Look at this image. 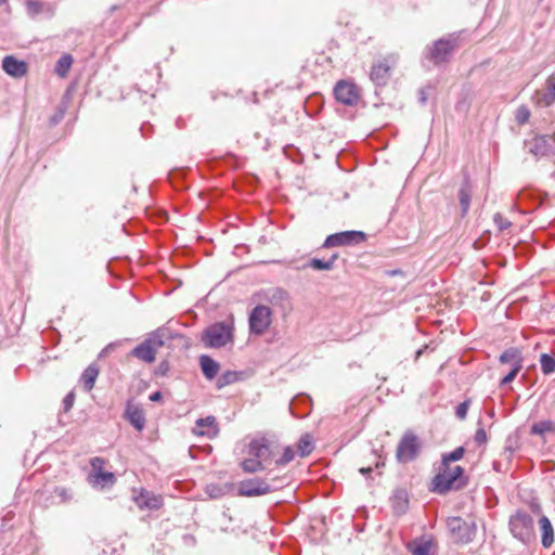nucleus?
I'll list each match as a JSON object with an SVG mask.
<instances>
[{
  "label": "nucleus",
  "instance_id": "1",
  "mask_svg": "<svg viewBox=\"0 0 555 555\" xmlns=\"http://www.w3.org/2000/svg\"><path fill=\"white\" fill-rule=\"evenodd\" d=\"M467 482L468 479L462 466L450 464L443 466L441 463L437 475L431 480L430 490L438 494H446L463 489Z\"/></svg>",
  "mask_w": 555,
  "mask_h": 555
},
{
  "label": "nucleus",
  "instance_id": "2",
  "mask_svg": "<svg viewBox=\"0 0 555 555\" xmlns=\"http://www.w3.org/2000/svg\"><path fill=\"white\" fill-rule=\"evenodd\" d=\"M233 320L216 322L203 332L202 341L208 348H221L233 341Z\"/></svg>",
  "mask_w": 555,
  "mask_h": 555
},
{
  "label": "nucleus",
  "instance_id": "3",
  "mask_svg": "<svg viewBox=\"0 0 555 555\" xmlns=\"http://www.w3.org/2000/svg\"><path fill=\"white\" fill-rule=\"evenodd\" d=\"M459 47V36L451 34L434 41L431 46H428L425 55L433 64L440 65L448 62Z\"/></svg>",
  "mask_w": 555,
  "mask_h": 555
},
{
  "label": "nucleus",
  "instance_id": "4",
  "mask_svg": "<svg viewBox=\"0 0 555 555\" xmlns=\"http://www.w3.org/2000/svg\"><path fill=\"white\" fill-rule=\"evenodd\" d=\"M509 531L513 537L524 544L534 541V524L532 517L526 512H517L509 518Z\"/></svg>",
  "mask_w": 555,
  "mask_h": 555
},
{
  "label": "nucleus",
  "instance_id": "5",
  "mask_svg": "<svg viewBox=\"0 0 555 555\" xmlns=\"http://www.w3.org/2000/svg\"><path fill=\"white\" fill-rule=\"evenodd\" d=\"M105 460L99 456L91 459V472L88 475L89 483L94 488H107L112 487L116 482V477L111 472H105Z\"/></svg>",
  "mask_w": 555,
  "mask_h": 555
},
{
  "label": "nucleus",
  "instance_id": "6",
  "mask_svg": "<svg viewBox=\"0 0 555 555\" xmlns=\"http://www.w3.org/2000/svg\"><path fill=\"white\" fill-rule=\"evenodd\" d=\"M421 448L418 437L412 431H405L398 443L396 457L400 463L411 462L418 455Z\"/></svg>",
  "mask_w": 555,
  "mask_h": 555
},
{
  "label": "nucleus",
  "instance_id": "7",
  "mask_svg": "<svg viewBox=\"0 0 555 555\" xmlns=\"http://www.w3.org/2000/svg\"><path fill=\"white\" fill-rule=\"evenodd\" d=\"M249 331L255 335H263L272 323V311L268 306L258 305L249 313Z\"/></svg>",
  "mask_w": 555,
  "mask_h": 555
},
{
  "label": "nucleus",
  "instance_id": "8",
  "mask_svg": "<svg viewBox=\"0 0 555 555\" xmlns=\"http://www.w3.org/2000/svg\"><path fill=\"white\" fill-rule=\"evenodd\" d=\"M164 346L163 335L157 331L152 337L145 339L142 344L132 350V354L146 362L152 363L155 361L157 350Z\"/></svg>",
  "mask_w": 555,
  "mask_h": 555
},
{
  "label": "nucleus",
  "instance_id": "9",
  "mask_svg": "<svg viewBox=\"0 0 555 555\" xmlns=\"http://www.w3.org/2000/svg\"><path fill=\"white\" fill-rule=\"evenodd\" d=\"M334 95L337 102L346 106H353L360 99V91L353 82L340 80L334 88Z\"/></svg>",
  "mask_w": 555,
  "mask_h": 555
},
{
  "label": "nucleus",
  "instance_id": "10",
  "mask_svg": "<svg viewBox=\"0 0 555 555\" xmlns=\"http://www.w3.org/2000/svg\"><path fill=\"white\" fill-rule=\"evenodd\" d=\"M272 487L261 478H249L241 481L237 487V493L241 496H259L268 494Z\"/></svg>",
  "mask_w": 555,
  "mask_h": 555
},
{
  "label": "nucleus",
  "instance_id": "11",
  "mask_svg": "<svg viewBox=\"0 0 555 555\" xmlns=\"http://www.w3.org/2000/svg\"><path fill=\"white\" fill-rule=\"evenodd\" d=\"M448 528L462 543L470 542L476 533V525L474 522L469 524L461 517L449 518Z\"/></svg>",
  "mask_w": 555,
  "mask_h": 555
},
{
  "label": "nucleus",
  "instance_id": "12",
  "mask_svg": "<svg viewBox=\"0 0 555 555\" xmlns=\"http://www.w3.org/2000/svg\"><path fill=\"white\" fill-rule=\"evenodd\" d=\"M531 101L539 107H548L555 103V74L545 80L543 88L535 90Z\"/></svg>",
  "mask_w": 555,
  "mask_h": 555
},
{
  "label": "nucleus",
  "instance_id": "13",
  "mask_svg": "<svg viewBox=\"0 0 555 555\" xmlns=\"http://www.w3.org/2000/svg\"><path fill=\"white\" fill-rule=\"evenodd\" d=\"M365 233L361 231H345L328 235L323 247L345 246L359 244L365 241Z\"/></svg>",
  "mask_w": 555,
  "mask_h": 555
},
{
  "label": "nucleus",
  "instance_id": "14",
  "mask_svg": "<svg viewBox=\"0 0 555 555\" xmlns=\"http://www.w3.org/2000/svg\"><path fill=\"white\" fill-rule=\"evenodd\" d=\"M247 455L262 463L269 461L272 456L271 442L264 437L251 439L247 447Z\"/></svg>",
  "mask_w": 555,
  "mask_h": 555
},
{
  "label": "nucleus",
  "instance_id": "15",
  "mask_svg": "<svg viewBox=\"0 0 555 555\" xmlns=\"http://www.w3.org/2000/svg\"><path fill=\"white\" fill-rule=\"evenodd\" d=\"M133 501L140 509L157 511L163 506V498L153 492L141 489L133 495Z\"/></svg>",
  "mask_w": 555,
  "mask_h": 555
},
{
  "label": "nucleus",
  "instance_id": "16",
  "mask_svg": "<svg viewBox=\"0 0 555 555\" xmlns=\"http://www.w3.org/2000/svg\"><path fill=\"white\" fill-rule=\"evenodd\" d=\"M193 433L196 436H204L209 439L215 438L219 433L216 417L207 416L205 418H198L193 428Z\"/></svg>",
  "mask_w": 555,
  "mask_h": 555
},
{
  "label": "nucleus",
  "instance_id": "17",
  "mask_svg": "<svg viewBox=\"0 0 555 555\" xmlns=\"http://www.w3.org/2000/svg\"><path fill=\"white\" fill-rule=\"evenodd\" d=\"M395 64V60L385 59L382 62H378L377 64L373 65L371 70V79L377 85V86H384L388 81L390 77V69L392 65Z\"/></svg>",
  "mask_w": 555,
  "mask_h": 555
},
{
  "label": "nucleus",
  "instance_id": "18",
  "mask_svg": "<svg viewBox=\"0 0 555 555\" xmlns=\"http://www.w3.org/2000/svg\"><path fill=\"white\" fill-rule=\"evenodd\" d=\"M2 67L7 74L13 77H22L27 72V65L14 56H5L2 61Z\"/></svg>",
  "mask_w": 555,
  "mask_h": 555
},
{
  "label": "nucleus",
  "instance_id": "19",
  "mask_svg": "<svg viewBox=\"0 0 555 555\" xmlns=\"http://www.w3.org/2000/svg\"><path fill=\"white\" fill-rule=\"evenodd\" d=\"M126 418L139 431L144 428L145 417L143 411L138 405L128 403L125 411Z\"/></svg>",
  "mask_w": 555,
  "mask_h": 555
},
{
  "label": "nucleus",
  "instance_id": "20",
  "mask_svg": "<svg viewBox=\"0 0 555 555\" xmlns=\"http://www.w3.org/2000/svg\"><path fill=\"white\" fill-rule=\"evenodd\" d=\"M539 526L541 531V542L544 547H550L554 542V529L550 519L542 515L539 519Z\"/></svg>",
  "mask_w": 555,
  "mask_h": 555
},
{
  "label": "nucleus",
  "instance_id": "21",
  "mask_svg": "<svg viewBox=\"0 0 555 555\" xmlns=\"http://www.w3.org/2000/svg\"><path fill=\"white\" fill-rule=\"evenodd\" d=\"M203 374L208 379H214L219 372V363L209 356H202L199 359Z\"/></svg>",
  "mask_w": 555,
  "mask_h": 555
},
{
  "label": "nucleus",
  "instance_id": "22",
  "mask_svg": "<svg viewBox=\"0 0 555 555\" xmlns=\"http://www.w3.org/2000/svg\"><path fill=\"white\" fill-rule=\"evenodd\" d=\"M412 555H435L436 545L431 541H423L409 545Z\"/></svg>",
  "mask_w": 555,
  "mask_h": 555
},
{
  "label": "nucleus",
  "instance_id": "23",
  "mask_svg": "<svg viewBox=\"0 0 555 555\" xmlns=\"http://www.w3.org/2000/svg\"><path fill=\"white\" fill-rule=\"evenodd\" d=\"M99 370L95 365H89L81 375V382L86 391H90L94 387L98 378Z\"/></svg>",
  "mask_w": 555,
  "mask_h": 555
},
{
  "label": "nucleus",
  "instance_id": "24",
  "mask_svg": "<svg viewBox=\"0 0 555 555\" xmlns=\"http://www.w3.org/2000/svg\"><path fill=\"white\" fill-rule=\"evenodd\" d=\"M314 449L313 437L310 434H305L300 437L297 443V450L301 457L309 455Z\"/></svg>",
  "mask_w": 555,
  "mask_h": 555
},
{
  "label": "nucleus",
  "instance_id": "25",
  "mask_svg": "<svg viewBox=\"0 0 555 555\" xmlns=\"http://www.w3.org/2000/svg\"><path fill=\"white\" fill-rule=\"evenodd\" d=\"M338 258L337 254H334L328 260H322L319 258H312L305 267L312 268L314 270H332L334 267L335 260Z\"/></svg>",
  "mask_w": 555,
  "mask_h": 555
},
{
  "label": "nucleus",
  "instance_id": "26",
  "mask_svg": "<svg viewBox=\"0 0 555 555\" xmlns=\"http://www.w3.org/2000/svg\"><path fill=\"white\" fill-rule=\"evenodd\" d=\"M547 433H555V423L550 420L540 421L531 426V434L543 436Z\"/></svg>",
  "mask_w": 555,
  "mask_h": 555
},
{
  "label": "nucleus",
  "instance_id": "27",
  "mask_svg": "<svg viewBox=\"0 0 555 555\" xmlns=\"http://www.w3.org/2000/svg\"><path fill=\"white\" fill-rule=\"evenodd\" d=\"M241 466L243 470L248 474H254L264 469V465L262 462L249 455L241 463Z\"/></svg>",
  "mask_w": 555,
  "mask_h": 555
},
{
  "label": "nucleus",
  "instance_id": "28",
  "mask_svg": "<svg viewBox=\"0 0 555 555\" xmlns=\"http://www.w3.org/2000/svg\"><path fill=\"white\" fill-rule=\"evenodd\" d=\"M500 362L502 364H505V363H512V366L514 365V363H517V362H520L522 364V358H521V353L518 349L516 348H509L507 350H505L501 356H500Z\"/></svg>",
  "mask_w": 555,
  "mask_h": 555
},
{
  "label": "nucleus",
  "instance_id": "29",
  "mask_svg": "<svg viewBox=\"0 0 555 555\" xmlns=\"http://www.w3.org/2000/svg\"><path fill=\"white\" fill-rule=\"evenodd\" d=\"M408 508V498L404 491H398L393 498V509L398 514H402Z\"/></svg>",
  "mask_w": 555,
  "mask_h": 555
},
{
  "label": "nucleus",
  "instance_id": "30",
  "mask_svg": "<svg viewBox=\"0 0 555 555\" xmlns=\"http://www.w3.org/2000/svg\"><path fill=\"white\" fill-rule=\"evenodd\" d=\"M238 379V373L233 371H227L221 374L217 379V387L219 389L235 383Z\"/></svg>",
  "mask_w": 555,
  "mask_h": 555
},
{
  "label": "nucleus",
  "instance_id": "31",
  "mask_svg": "<svg viewBox=\"0 0 555 555\" xmlns=\"http://www.w3.org/2000/svg\"><path fill=\"white\" fill-rule=\"evenodd\" d=\"M464 453L465 449L463 447H459L450 453L442 454L441 463L443 466L447 464L451 465L452 462L460 461L464 456Z\"/></svg>",
  "mask_w": 555,
  "mask_h": 555
},
{
  "label": "nucleus",
  "instance_id": "32",
  "mask_svg": "<svg viewBox=\"0 0 555 555\" xmlns=\"http://www.w3.org/2000/svg\"><path fill=\"white\" fill-rule=\"evenodd\" d=\"M541 370L544 374L548 375L555 372V358L547 353L541 354L540 358Z\"/></svg>",
  "mask_w": 555,
  "mask_h": 555
},
{
  "label": "nucleus",
  "instance_id": "33",
  "mask_svg": "<svg viewBox=\"0 0 555 555\" xmlns=\"http://www.w3.org/2000/svg\"><path fill=\"white\" fill-rule=\"evenodd\" d=\"M72 63H73V59L70 55H63L59 61H57V65H56V73L61 76V77H64L67 72L69 70L70 66H72Z\"/></svg>",
  "mask_w": 555,
  "mask_h": 555
},
{
  "label": "nucleus",
  "instance_id": "34",
  "mask_svg": "<svg viewBox=\"0 0 555 555\" xmlns=\"http://www.w3.org/2000/svg\"><path fill=\"white\" fill-rule=\"evenodd\" d=\"M460 205L463 214H466L470 204V192L466 186H462L459 192Z\"/></svg>",
  "mask_w": 555,
  "mask_h": 555
},
{
  "label": "nucleus",
  "instance_id": "35",
  "mask_svg": "<svg viewBox=\"0 0 555 555\" xmlns=\"http://www.w3.org/2000/svg\"><path fill=\"white\" fill-rule=\"evenodd\" d=\"M521 369L522 364L520 362L514 363L511 371L502 378L500 384L503 386L513 382Z\"/></svg>",
  "mask_w": 555,
  "mask_h": 555
},
{
  "label": "nucleus",
  "instance_id": "36",
  "mask_svg": "<svg viewBox=\"0 0 555 555\" xmlns=\"http://www.w3.org/2000/svg\"><path fill=\"white\" fill-rule=\"evenodd\" d=\"M295 459V451L292 447H286L282 456L275 461L276 465H286Z\"/></svg>",
  "mask_w": 555,
  "mask_h": 555
},
{
  "label": "nucleus",
  "instance_id": "37",
  "mask_svg": "<svg viewBox=\"0 0 555 555\" xmlns=\"http://www.w3.org/2000/svg\"><path fill=\"white\" fill-rule=\"evenodd\" d=\"M530 117V111L526 106H520L517 108L516 112V120L518 124L524 125L529 120Z\"/></svg>",
  "mask_w": 555,
  "mask_h": 555
},
{
  "label": "nucleus",
  "instance_id": "38",
  "mask_svg": "<svg viewBox=\"0 0 555 555\" xmlns=\"http://www.w3.org/2000/svg\"><path fill=\"white\" fill-rule=\"evenodd\" d=\"M493 219L500 231H504L511 227V222L501 214H495Z\"/></svg>",
  "mask_w": 555,
  "mask_h": 555
},
{
  "label": "nucleus",
  "instance_id": "39",
  "mask_svg": "<svg viewBox=\"0 0 555 555\" xmlns=\"http://www.w3.org/2000/svg\"><path fill=\"white\" fill-rule=\"evenodd\" d=\"M27 12L30 15H37L42 12V3L38 1H28L27 2Z\"/></svg>",
  "mask_w": 555,
  "mask_h": 555
},
{
  "label": "nucleus",
  "instance_id": "40",
  "mask_svg": "<svg viewBox=\"0 0 555 555\" xmlns=\"http://www.w3.org/2000/svg\"><path fill=\"white\" fill-rule=\"evenodd\" d=\"M468 405H469V402L464 401L456 406L455 414L460 420H464L466 417L467 411H468Z\"/></svg>",
  "mask_w": 555,
  "mask_h": 555
},
{
  "label": "nucleus",
  "instance_id": "41",
  "mask_svg": "<svg viewBox=\"0 0 555 555\" xmlns=\"http://www.w3.org/2000/svg\"><path fill=\"white\" fill-rule=\"evenodd\" d=\"M475 441L478 444L486 443L487 441V433L483 428H479L475 434Z\"/></svg>",
  "mask_w": 555,
  "mask_h": 555
},
{
  "label": "nucleus",
  "instance_id": "42",
  "mask_svg": "<svg viewBox=\"0 0 555 555\" xmlns=\"http://www.w3.org/2000/svg\"><path fill=\"white\" fill-rule=\"evenodd\" d=\"M74 399H75V396L73 392H69L65 399H64V409L65 411H68L73 404H74Z\"/></svg>",
  "mask_w": 555,
  "mask_h": 555
},
{
  "label": "nucleus",
  "instance_id": "43",
  "mask_svg": "<svg viewBox=\"0 0 555 555\" xmlns=\"http://www.w3.org/2000/svg\"><path fill=\"white\" fill-rule=\"evenodd\" d=\"M208 492H209V495L212 498H218V496L222 495L221 489L214 487V486L208 488Z\"/></svg>",
  "mask_w": 555,
  "mask_h": 555
},
{
  "label": "nucleus",
  "instance_id": "44",
  "mask_svg": "<svg viewBox=\"0 0 555 555\" xmlns=\"http://www.w3.org/2000/svg\"><path fill=\"white\" fill-rule=\"evenodd\" d=\"M163 395L160 391H155L150 396L151 401H159L162 399Z\"/></svg>",
  "mask_w": 555,
  "mask_h": 555
},
{
  "label": "nucleus",
  "instance_id": "45",
  "mask_svg": "<svg viewBox=\"0 0 555 555\" xmlns=\"http://www.w3.org/2000/svg\"><path fill=\"white\" fill-rule=\"evenodd\" d=\"M371 470H372L371 467H362V468H360V473L363 474V475L367 474Z\"/></svg>",
  "mask_w": 555,
  "mask_h": 555
},
{
  "label": "nucleus",
  "instance_id": "46",
  "mask_svg": "<svg viewBox=\"0 0 555 555\" xmlns=\"http://www.w3.org/2000/svg\"><path fill=\"white\" fill-rule=\"evenodd\" d=\"M55 491L59 492L60 494H64L65 489H56Z\"/></svg>",
  "mask_w": 555,
  "mask_h": 555
},
{
  "label": "nucleus",
  "instance_id": "47",
  "mask_svg": "<svg viewBox=\"0 0 555 555\" xmlns=\"http://www.w3.org/2000/svg\"><path fill=\"white\" fill-rule=\"evenodd\" d=\"M8 0H0V4L7 3Z\"/></svg>",
  "mask_w": 555,
  "mask_h": 555
}]
</instances>
